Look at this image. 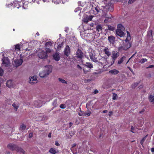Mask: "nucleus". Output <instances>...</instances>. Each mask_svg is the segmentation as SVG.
Listing matches in <instances>:
<instances>
[{"instance_id":"1","label":"nucleus","mask_w":154,"mask_h":154,"mask_svg":"<svg viewBox=\"0 0 154 154\" xmlns=\"http://www.w3.org/2000/svg\"><path fill=\"white\" fill-rule=\"evenodd\" d=\"M46 70L40 72L39 75L42 78H45L47 77L52 71V66L50 65H47L45 66Z\"/></svg>"},{"instance_id":"2","label":"nucleus","mask_w":154,"mask_h":154,"mask_svg":"<svg viewBox=\"0 0 154 154\" xmlns=\"http://www.w3.org/2000/svg\"><path fill=\"white\" fill-rule=\"evenodd\" d=\"M125 29L124 26L121 24H119L118 25L117 29L116 30V33L117 36L122 37L124 36L125 34L123 32Z\"/></svg>"},{"instance_id":"3","label":"nucleus","mask_w":154,"mask_h":154,"mask_svg":"<svg viewBox=\"0 0 154 154\" xmlns=\"http://www.w3.org/2000/svg\"><path fill=\"white\" fill-rule=\"evenodd\" d=\"M7 147L9 149L12 150H15L17 152H20L23 154L25 153V151L23 149L15 144L10 143L8 145Z\"/></svg>"},{"instance_id":"4","label":"nucleus","mask_w":154,"mask_h":154,"mask_svg":"<svg viewBox=\"0 0 154 154\" xmlns=\"http://www.w3.org/2000/svg\"><path fill=\"white\" fill-rule=\"evenodd\" d=\"M75 57L80 60H82L83 58V53L80 48H78L77 49Z\"/></svg>"},{"instance_id":"5","label":"nucleus","mask_w":154,"mask_h":154,"mask_svg":"<svg viewBox=\"0 0 154 154\" xmlns=\"http://www.w3.org/2000/svg\"><path fill=\"white\" fill-rule=\"evenodd\" d=\"M2 63L5 66L8 67L10 64V62L8 57L4 56L2 59Z\"/></svg>"},{"instance_id":"6","label":"nucleus","mask_w":154,"mask_h":154,"mask_svg":"<svg viewBox=\"0 0 154 154\" xmlns=\"http://www.w3.org/2000/svg\"><path fill=\"white\" fill-rule=\"evenodd\" d=\"M6 7L7 8H14L16 7L17 8H19L20 7V5L17 3H14V2H11L10 4L7 3L6 5Z\"/></svg>"},{"instance_id":"7","label":"nucleus","mask_w":154,"mask_h":154,"mask_svg":"<svg viewBox=\"0 0 154 154\" xmlns=\"http://www.w3.org/2000/svg\"><path fill=\"white\" fill-rule=\"evenodd\" d=\"M127 38L125 39V43L124 45L125 46L126 48H127V49L130 48L131 46V44L130 42H129V40L128 39V36H129V37L131 38V37L130 36V35L129 34V33L128 31H127Z\"/></svg>"},{"instance_id":"8","label":"nucleus","mask_w":154,"mask_h":154,"mask_svg":"<svg viewBox=\"0 0 154 154\" xmlns=\"http://www.w3.org/2000/svg\"><path fill=\"white\" fill-rule=\"evenodd\" d=\"M89 56L90 58L91 61L97 63H99V61L97 60V58L95 57L96 56L95 54H94L90 52L89 53Z\"/></svg>"},{"instance_id":"9","label":"nucleus","mask_w":154,"mask_h":154,"mask_svg":"<svg viewBox=\"0 0 154 154\" xmlns=\"http://www.w3.org/2000/svg\"><path fill=\"white\" fill-rule=\"evenodd\" d=\"M38 56L41 59H45L47 57L48 55L44 51H42L38 54Z\"/></svg>"},{"instance_id":"10","label":"nucleus","mask_w":154,"mask_h":154,"mask_svg":"<svg viewBox=\"0 0 154 154\" xmlns=\"http://www.w3.org/2000/svg\"><path fill=\"white\" fill-rule=\"evenodd\" d=\"M64 54L67 57H68L70 54V48L68 45H66L64 51Z\"/></svg>"},{"instance_id":"11","label":"nucleus","mask_w":154,"mask_h":154,"mask_svg":"<svg viewBox=\"0 0 154 154\" xmlns=\"http://www.w3.org/2000/svg\"><path fill=\"white\" fill-rule=\"evenodd\" d=\"M37 79V77L36 76H34L31 77L29 79V83L31 84L37 83L38 82Z\"/></svg>"},{"instance_id":"12","label":"nucleus","mask_w":154,"mask_h":154,"mask_svg":"<svg viewBox=\"0 0 154 154\" xmlns=\"http://www.w3.org/2000/svg\"><path fill=\"white\" fill-rule=\"evenodd\" d=\"M118 56V52L116 51H113L112 52V58L113 60V62Z\"/></svg>"},{"instance_id":"13","label":"nucleus","mask_w":154,"mask_h":154,"mask_svg":"<svg viewBox=\"0 0 154 154\" xmlns=\"http://www.w3.org/2000/svg\"><path fill=\"white\" fill-rule=\"evenodd\" d=\"M108 39L110 43L113 44L115 41V38L112 35H110L108 37Z\"/></svg>"},{"instance_id":"14","label":"nucleus","mask_w":154,"mask_h":154,"mask_svg":"<svg viewBox=\"0 0 154 154\" xmlns=\"http://www.w3.org/2000/svg\"><path fill=\"white\" fill-rule=\"evenodd\" d=\"M23 62V60L22 59H20L17 60L15 61V63L16 65L17 66H19L21 65Z\"/></svg>"},{"instance_id":"15","label":"nucleus","mask_w":154,"mask_h":154,"mask_svg":"<svg viewBox=\"0 0 154 154\" xmlns=\"http://www.w3.org/2000/svg\"><path fill=\"white\" fill-rule=\"evenodd\" d=\"M103 51L105 54L108 57H109L111 55V53L109 51V50L107 48H104Z\"/></svg>"},{"instance_id":"16","label":"nucleus","mask_w":154,"mask_h":154,"mask_svg":"<svg viewBox=\"0 0 154 154\" xmlns=\"http://www.w3.org/2000/svg\"><path fill=\"white\" fill-rule=\"evenodd\" d=\"M148 100L149 101L152 103V104H154V95L150 94L148 96Z\"/></svg>"},{"instance_id":"17","label":"nucleus","mask_w":154,"mask_h":154,"mask_svg":"<svg viewBox=\"0 0 154 154\" xmlns=\"http://www.w3.org/2000/svg\"><path fill=\"white\" fill-rule=\"evenodd\" d=\"M85 66L87 68L91 69L93 68V65L90 62H86Z\"/></svg>"},{"instance_id":"18","label":"nucleus","mask_w":154,"mask_h":154,"mask_svg":"<svg viewBox=\"0 0 154 154\" xmlns=\"http://www.w3.org/2000/svg\"><path fill=\"white\" fill-rule=\"evenodd\" d=\"M6 84L7 86L10 88L12 87L13 85V82L11 80H8L6 82Z\"/></svg>"},{"instance_id":"19","label":"nucleus","mask_w":154,"mask_h":154,"mask_svg":"<svg viewBox=\"0 0 154 154\" xmlns=\"http://www.w3.org/2000/svg\"><path fill=\"white\" fill-rule=\"evenodd\" d=\"M109 72L112 75H116L119 73V71L116 69H114L109 70Z\"/></svg>"},{"instance_id":"20","label":"nucleus","mask_w":154,"mask_h":154,"mask_svg":"<svg viewBox=\"0 0 154 154\" xmlns=\"http://www.w3.org/2000/svg\"><path fill=\"white\" fill-rule=\"evenodd\" d=\"M53 57L55 60L58 61L60 59V57L59 54L55 53L53 55Z\"/></svg>"},{"instance_id":"21","label":"nucleus","mask_w":154,"mask_h":154,"mask_svg":"<svg viewBox=\"0 0 154 154\" xmlns=\"http://www.w3.org/2000/svg\"><path fill=\"white\" fill-rule=\"evenodd\" d=\"M34 105L35 107L39 108L42 106L41 103H38V101H35L34 102Z\"/></svg>"},{"instance_id":"22","label":"nucleus","mask_w":154,"mask_h":154,"mask_svg":"<svg viewBox=\"0 0 154 154\" xmlns=\"http://www.w3.org/2000/svg\"><path fill=\"white\" fill-rule=\"evenodd\" d=\"M64 43L63 42H62L60 43H59L58 45L57 50L58 51H59L62 48Z\"/></svg>"},{"instance_id":"23","label":"nucleus","mask_w":154,"mask_h":154,"mask_svg":"<svg viewBox=\"0 0 154 154\" xmlns=\"http://www.w3.org/2000/svg\"><path fill=\"white\" fill-rule=\"evenodd\" d=\"M49 152L52 154H55L57 153L56 150L54 148H51L49 150Z\"/></svg>"},{"instance_id":"24","label":"nucleus","mask_w":154,"mask_h":154,"mask_svg":"<svg viewBox=\"0 0 154 154\" xmlns=\"http://www.w3.org/2000/svg\"><path fill=\"white\" fill-rule=\"evenodd\" d=\"M126 57L125 56H124L122 57L118 61V64H121L124 61V59H125L126 58Z\"/></svg>"},{"instance_id":"25","label":"nucleus","mask_w":154,"mask_h":154,"mask_svg":"<svg viewBox=\"0 0 154 154\" xmlns=\"http://www.w3.org/2000/svg\"><path fill=\"white\" fill-rule=\"evenodd\" d=\"M119 49L121 51L126 50L127 49V48H126L125 46L124 45H123L120 47L119 48Z\"/></svg>"},{"instance_id":"26","label":"nucleus","mask_w":154,"mask_h":154,"mask_svg":"<svg viewBox=\"0 0 154 154\" xmlns=\"http://www.w3.org/2000/svg\"><path fill=\"white\" fill-rule=\"evenodd\" d=\"M97 30L98 32L101 31L102 32V27L100 25H98L96 26Z\"/></svg>"},{"instance_id":"27","label":"nucleus","mask_w":154,"mask_h":154,"mask_svg":"<svg viewBox=\"0 0 154 154\" xmlns=\"http://www.w3.org/2000/svg\"><path fill=\"white\" fill-rule=\"evenodd\" d=\"M92 17H91L87 18L84 19L83 20V22L84 23H87L89 21L91 20H92Z\"/></svg>"},{"instance_id":"28","label":"nucleus","mask_w":154,"mask_h":154,"mask_svg":"<svg viewBox=\"0 0 154 154\" xmlns=\"http://www.w3.org/2000/svg\"><path fill=\"white\" fill-rule=\"evenodd\" d=\"M139 83V82H136L134 83L131 85L132 88H135L137 86Z\"/></svg>"},{"instance_id":"29","label":"nucleus","mask_w":154,"mask_h":154,"mask_svg":"<svg viewBox=\"0 0 154 154\" xmlns=\"http://www.w3.org/2000/svg\"><path fill=\"white\" fill-rule=\"evenodd\" d=\"M91 114V112L90 111L88 110L87 113L84 112V116H89Z\"/></svg>"},{"instance_id":"30","label":"nucleus","mask_w":154,"mask_h":154,"mask_svg":"<svg viewBox=\"0 0 154 154\" xmlns=\"http://www.w3.org/2000/svg\"><path fill=\"white\" fill-rule=\"evenodd\" d=\"M58 80L61 83L66 84H67V82L64 79H62L60 78H59L58 79Z\"/></svg>"},{"instance_id":"31","label":"nucleus","mask_w":154,"mask_h":154,"mask_svg":"<svg viewBox=\"0 0 154 154\" xmlns=\"http://www.w3.org/2000/svg\"><path fill=\"white\" fill-rule=\"evenodd\" d=\"M12 106L14 108L15 110L17 111L18 108V106L16 104H15L14 103L12 104Z\"/></svg>"},{"instance_id":"32","label":"nucleus","mask_w":154,"mask_h":154,"mask_svg":"<svg viewBox=\"0 0 154 154\" xmlns=\"http://www.w3.org/2000/svg\"><path fill=\"white\" fill-rule=\"evenodd\" d=\"M52 46V43L51 42H48L45 44V46L47 47L48 46Z\"/></svg>"},{"instance_id":"33","label":"nucleus","mask_w":154,"mask_h":154,"mask_svg":"<svg viewBox=\"0 0 154 154\" xmlns=\"http://www.w3.org/2000/svg\"><path fill=\"white\" fill-rule=\"evenodd\" d=\"M147 59L145 58H142L139 61V63H144L145 62L147 61Z\"/></svg>"},{"instance_id":"34","label":"nucleus","mask_w":154,"mask_h":154,"mask_svg":"<svg viewBox=\"0 0 154 154\" xmlns=\"http://www.w3.org/2000/svg\"><path fill=\"white\" fill-rule=\"evenodd\" d=\"M15 50L17 49L18 51L20 50V45L18 44L15 46Z\"/></svg>"},{"instance_id":"35","label":"nucleus","mask_w":154,"mask_h":154,"mask_svg":"<svg viewBox=\"0 0 154 154\" xmlns=\"http://www.w3.org/2000/svg\"><path fill=\"white\" fill-rule=\"evenodd\" d=\"M147 136H146L142 138V139H141L140 141V143L141 145H142L143 144V143L144 142Z\"/></svg>"},{"instance_id":"36","label":"nucleus","mask_w":154,"mask_h":154,"mask_svg":"<svg viewBox=\"0 0 154 154\" xmlns=\"http://www.w3.org/2000/svg\"><path fill=\"white\" fill-rule=\"evenodd\" d=\"M26 128V126L24 124H22L20 126V128L22 130H24Z\"/></svg>"},{"instance_id":"37","label":"nucleus","mask_w":154,"mask_h":154,"mask_svg":"<svg viewBox=\"0 0 154 154\" xmlns=\"http://www.w3.org/2000/svg\"><path fill=\"white\" fill-rule=\"evenodd\" d=\"M4 74V70L1 67H0V76H2Z\"/></svg>"},{"instance_id":"38","label":"nucleus","mask_w":154,"mask_h":154,"mask_svg":"<svg viewBox=\"0 0 154 154\" xmlns=\"http://www.w3.org/2000/svg\"><path fill=\"white\" fill-rule=\"evenodd\" d=\"M106 18L108 19H111V18L112 17V15L111 14H109L108 15L107 14L105 15V17Z\"/></svg>"},{"instance_id":"39","label":"nucleus","mask_w":154,"mask_h":154,"mask_svg":"<svg viewBox=\"0 0 154 154\" xmlns=\"http://www.w3.org/2000/svg\"><path fill=\"white\" fill-rule=\"evenodd\" d=\"M117 97V94L115 93L113 94L112 95V99L113 100H115L117 99L116 98Z\"/></svg>"},{"instance_id":"40","label":"nucleus","mask_w":154,"mask_h":154,"mask_svg":"<svg viewBox=\"0 0 154 154\" xmlns=\"http://www.w3.org/2000/svg\"><path fill=\"white\" fill-rule=\"evenodd\" d=\"M53 105L54 106H56L57 105V100H54L53 102Z\"/></svg>"},{"instance_id":"41","label":"nucleus","mask_w":154,"mask_h":154,"mask_svg":"<svg viewBox=\"0 0 154 154\" xmlns=\"http://www.w3.org/2000/svg\"><path fill=\"white\" fill-rule=\"evenodd\" d=\"M45 51L46 52H45L46 53H49L51 52V50L49 48H46L45 49Z\"/></svg>"},{"instance_id":"42","label":"nucleus","mask_w":154,"mask_h":154,"mask_svg":"<svg viewBox=\"0 0 154 154\" xmlns=\"http://www.w3.org/2000/svg\"><path fill=\"white\" fill-rule=\"evenodd\" d=\"M60 107L61 109H64L66 108V106L64 104H62L60 105Z\"/></svg>"},{"instance_id":"43","label":"nucleus","mask_w":154,"mask_h":154,"mask_svg":"<svg viewBox=\"0 0 154 154\" xmlns=\"http://www.w3.org/2000/svg\"><path fill=\"white\" fill-rule=\"evenodd\" d=\"M78 114L80 116H84V112L81 111L80 112H79Z\"/></svg>"},{"instance_id":"44","label":"nucleus","mask_w":154,"mask_h":154,"mask_svg":"<svg viewBox=\"0 0 154 154\" xmlns=\"http://www.w3.org/2000/svg\"><path fill=\"white\" fill-rule=\"evenodd\" d=\"M113 27L110 26H108V29L110 30H113Z\"/></svg>"},{"instance_id":"45","label":"nucleus","mask_w":154,"mask_h":154,"mask_svg":"<svg viewBox=\"0 0 154 154\" xmlns=\"http://www.w3.org/2000/svg\"><path fill=\"white\" fill-rule=\"evenodd\" d=\"M111 19H108L106 18L104 20V22L105 23H107L108 22H110L111 21Z\"/></svg>"},{"instance_id":"46","label":"nucleus","mask_w":154,"mask_h":154,"mask_svg":"<svg viewBox=\"0 0 154 154\" xmlns=\"http://www.w3.org/2000/svg\"><path fill=\"white\" fill-rule=\"evenodd\" d=\"M134 1L135 0H129L128 2V4H131L133 3L134 2Z\"/></svg>"},{"instance_id":"47","label":"nucleus","mask_w":154,"mask_h":154,"mask_svg":"<svg viewBox=\"0 0 154 154\" xmlns=\"http://www.w3.org/2000/svg\"><path fill=\"white\" fill-rule=\"evenodd\" d=\"M77 68L80 70H82V67L79 64L77 65Z\"/></svg>"},{"instance_id":"48","label":"nucleus","mask_w":154,"mask_h":154,"mask_svg":"<svg viewBox=\"0 0 154 154\" xmlns=\"http://www.w3.org/2000/svg\"><path fill=\"white\" fill-rule=\"evenodd\" d=\"M137 53V52H136L129 59V60L128 61L127 63H128V62L129 61V60L131 59V58H133V57H134V56H135V54H136Z\"/></svg>"},{"instance_id":"49","label":"nucleus","mask_w":154,"mask_h":154,"mask_svg":"<svg viewBox=\"0 0 154 154\" xmlns=\"http://www.w3.org/2000/svg\"><path fill=\"white\" fill-rule=\"evenodd\" d=\"M95 10L97 11V12H99L100 8L97 6L95 8Z\"/></svg>"},{"instance_id":"50","label":"nucleus","mask_w":154,"mask_h":154,"mask_svg":"<svg viewBox=\"0 0 154 154\" xmlns=\"http://www.w3.org/2000/svg\"><path fill=\"white\" fill-rule=\"evenodd\" d=\"M113 113V112L112 111H110L109 112V114H108V116L110 117L112 115Z\"/></svg>"},{"instance_id":"51","label":"nucleus","mask_w":154,"mask_h":154,"mask_svg":"<svg viewBox=\"0 0 154 154\" xmlns=\"http://www.w3.org/2000/svg\"><path fill=\"white\" fill-rule=\"evenodd\" d=\"M33 136V133H30L29 135V138H31Z\"/></svg>"},{"instance_id":"52","label":"nucleus","mask_w":154,"mask_h":154,"mask_svg":"<svg viewBox=\"0 0 154 154\" xmlns=\"http://www.w3.org/2000/svg\"><path fill=\"white\" fill-rule=\"evenodd\" d=\"M128 68L130 69V70L131 71V72H132V73L134 75V73L133 72V71L132 69L130 67H128Z\"/></svg>"},{"instance_id":"53","label":"nucleus","mask_w":154,"mask_h":154,"mask_svg":"<svg viewBox=\"0 0 154 154\" xmlns=\"http://www.w3.org/2000/svg\"><path fill=\"white\" fill-rule=\"evenodd\" d=\"M152 67H154V65H150L148 67H147V68H150Z\"/></svg>"},{"instance_id":"54","label":"nucleus","mask_w":154,"mask_h":154,"mask_svg":"<svg viewBox=\"0 0 154 154\" xmlns=\"http://www.w3.org/2000/svg\"><path fill=\"white\" fill-rule=\"evenodd\" d=\"M99 91L97 90H94V94H97L98 93Z\"/></svg>"},{"instance_id":"55","label":"nucleus","mask_w":154,"mask_h":154,"mask_svg":"<svg viewBox=\"0 0 154 154\" xmlns=\"http://www.w3.org/2000/svg\"><path fill=\"white\" fill-rule=\"evenodd\" d=\"M55 145H56L57 146H60V144H59V143L57 141L55 142Z\"/></svg>"},{"instance_id":"56","label":"nucleus","mask_w":154,"mask_h":154,"mask_svg":"<svg viewBox=\"0 0 154 154\" xmlns=\"http://www.w3.org/2000/svg\"><path fill=\"white\" fill-rule=\"evenodd\" d=\"M73 125V124L72 122H70L69 123V128H70Z\"/></svg>"},{"instance_id":"57","label":"nucleus","mask_w":154,"mask_h":154,"mask_svg":"<svg viewBox=\"0 0 154 154\" xmlns=\"http://www.w3.org/2000/svg\"><path fill=\"white\" fill-rule=\"evenodd\" d=\"M148 35H149V34L151 35H152V30H151L150 31H149L148 33Z\"/></svg>"},{"instance_id":"58","label":"nucleus","mask_w":154,"mask_h":154,"mask_svg":"<svg viewBox=\"0 0 154 154\" xmlns=\"http://www.w3.org/2000/svg\"><path fill=\"white\" fill-rule=\"evenodd\" d=\"M134 127H133V126H132L131 127V130H132V131H131L133 133H134V132L133 131V130H134Z\"/></svg>"},{"instance_id":"59","label":"nucleus","mask_w":154,"mask_h":154,"mask_svg":"<svg viewBox=\"0 0 154 154\" xmlns=\"http://www.w3.org/2000/svg\"><path fill=\"white\" fill-rule=\"evenodd\" d=\"M76 143H74L72 145V148H71V149L72 150V148H73V147L75 146H76Z\"/></svg>"},{"instance_id":"60","label":"nucleus","mask_w":154,"mask_h":154,"mask_svg":"<svg viewBox=\"0 0 154 154\" xmlns=\"http://www.w3.org/2000/svg\"><path fill=\"white\" fill-rule=\"evenodd\" d=\"M48 137H51V133H49L48 135Z\"/></svg>"},{"instance_id":"61","label":"nucleus","mask_w":154,"mask_h":154,"mask_svg":"<svg viewBox=\"0 0 154 154\" xmlns=\"http://www.w3.org/2000/svg\"><path fill=\"white\" fill-rule=\"evenodd\" d=\"M108 112V111L107 110H104L103 111V112L104 113H106Z\"/></svg>"},{"instance_id":"62","label":"nucleus","mask_w":154,"mask_h":154,"mask_svg":"<svg viewBox=\"0 0 154 154\" xmlns=\"http://www.w3.org/2000/svg\"><path fill=\"white\" fill-rule=\"evenodd\" d=\"M151 151L152 152H154V148H152L151 149Z\"/></svg>"},{"instance_id":"63","label":"nucleus","mask_w":154,"mask_h":154,"mask_svg":"<svg viewBox=\"0 0 154 154\" xmlns=\"http://www.w3.org/2000/svg\"><path fill=\"white\" fill-rule=\"evenodd\" d=\"M144 111V110H143L142 111H141L139 112V113L140 114L142 113Z\"/></svg>"},{"instance_id":"64","label":"nucleus","mask_w":154,"mask_h":154,"mask_svg":"<svg viewBox=\"0 0 154 154\" xmlns=\"http://www.w3.org/2000/svg\"><path fill=\"white\" fill-rule=\"evenodd\" d=\"M80 4H81V2H78V5H79V6H80Z\"/></svg>"}]
</instances>
